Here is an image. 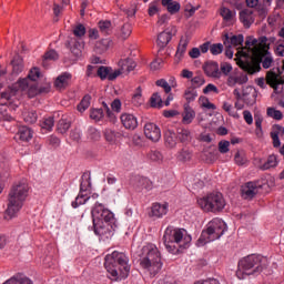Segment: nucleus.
<instances>
[{
	"label": "nucleus",
	"instance_id": "f257e3e1",
	"mask_svg": "<svg viewBox=\"0 0 284 284\" xmlns=\"http://www.w3.org/2000/svg\"><path fill=\"white\" fill-rule=\"evenodd\" d=\"M256 60L250 55V53L242 52V55L235 59L236 64L241 70L247 72V74H256L261 72V63L264 70H270L272 63H274V57L270 52V45H265L262 50L253 51Z\"/></svg>",
	"mask_w": 284,
	"mask_h": 284
},
{
	"label": "nucleus",
	"instance_id": "f03ea898",
	"mask_svg": "<svg viewBox=\"0 0 284 284\" xmlns=\"http://www.w3.org/2000/svg\"><path fill=\"white\" fill-rule=\"evenodd\" d=\"M104 267L112 281H122L130 276V258L125 253L114 251L104 257Z\"/></svg>",
	"mask_w": 284,
	"mask_h": 284
},
{
	"label": "nucleus",
	"instance_id": "7ed1b4c3",
	"mask_svg": "<svg viewBox=\"0 0 284 284\" xmlns=\"http://www.w3.org/2000/svg\"><path fill=\"white\" fill-rule=\"evenodd\" d=\"M270 265L266 257L251 254L239 261L236 276L240 281L247 278V276H256L261 272H265Z\"/></svg>",
	"mask_w": 284,
	"mask_h": 284
},
{
	"label": "nucleus",
	"instance_id": "20e7f679",
	"mask_svg": "<svg viewBox=\"0 0 284 284\" xmlns=\"http://www.w3.org/2000/svg\"><path fill=\"white\" fill-rule=\"evenodd\" d=\"M29 190L30 187L26 182H19L11 187L8 196L4 219L11 220L18 216L19 212H21V209L23 207V203H26V199H28Z\"/></svg>",
	"mask_w": 284,
	"mask_h": 284
},
{
	"label": "nucleus",
	"instance_id": "39448f33",
	"mask_svg": "<svg viewBox=\"0 0 284 284\" xmlns=\"http://www.w3.org/2000/svg\"><path fill=\"white\" fill-rule=\"evenodd\" d=\"M140 266L150 273V276H156L163 268V262L161 261V251L156 245L150 243L141 248L140 253Z\"/></svg>",
	"mask_w": 284,
	"mask_h": 284
},
{
	"label": "nucleus",
	"instance_id": "423d86ee",
	"mask_svg": "<svg viewBox=\"0 0 284 284\" xmlns=\"http://www.w3.org/2000/svg\"><path fill=\"white\" fill-rule=\"evenodd\" d=\"M227 230V224L221 219H213L206 225V230H203L201 236L197 240L199 247L212 243V241H219Z\"/></svg>",
	"mask_w": 284,
	"mask_h": 284
},
{
	"label": "nucleus",
	"instance_id": "0eeeda50",
	"mask_svg": "<svg viewBox=\"0 0 284 284\" xmlns=\"http://www.w3.org/2000/svg\"><path fill=\"white\" fill-rule=\"evenodd\" d=\"M197 205H200L204 212H223L225 209V199L222 193H210L199 199Z\"/></svg>",
	"mask_w": 284,
	"mask_h": 284
},
{
	"label": "nucleus",
	"instance_id": "6e6552de",
	"mask_svg": "<svg viewBox=\"0 0 284 284\" xmlns=\"http://www.w3.org/2000/svg\"><path fill=\"white\" fill-rule=\"evenodd\" d=\"M181 241H183V230L168 226L163 235V244L168 252L174 254V252H176V245H179Z\"/></svg>",
	"mask_w": 284,
	"mask_h": 284
},
{
	"label": "nucleus",
	"instance_id": "1a4fd4ad",
	"mask_svg": "<svg viewBox=\"0 0 284 284\" xmlns=\"http://www.w3.org/2000/svg\"><path fill=\"white\" fill-rule=\"evenodd\" d=\"M281 74L283 71L278 67L266 73V83L273 88L275 94H284V80Z\"/></svg>",
	"mask_w": 284,
	"mask_h": 284
},
{
	"label": "nucleus",
	"instance_id": "9d476101",
	"mask_svg": "<svg viewBox=\"0 0 284 284\" xmlns=\"http://www.w3.org/2000/svg\"><path fill=\"white\" fill-rule=\"evenodd\" d=\"M91 216L93 222L103 221L106 223H115L114 213L105 209V205L101 203H95L91 210Z\"/></svg>",
	"mask_w": 284,
	"mask_h": 284
},
{
	"label": "nucleus",
	"instance_id": "9b49d317",
	"mask_svg": "<svg viewBox=\"0 0 284 284\" xmlns=\"http://www.w3.org/2000/svg\"><path fill=\"white\" fill-rule=\"evenodd\" d=\"M144 135L149 141L158 143V141H161V129L155 123L148 122L144 125Z\"/></svg>",
	"mask_w": 284,
	"mask_h": 284
},
{
	"label": "nucleus",
	"instance_id": "f8f14e48",
	"mask_svg": "<svg viewBox=\"0 0 284 284\" xmlns=\"http://www.w3.org/2000/svg\"><path fill=\"white\" fill-rule=\"evenodd\" d=\"M112 230H114V222H93V232L94 234H97V236H105L108 234H111Z\"/></svg>",
	"mask_w": 284,
	"mask_h": 284
},
{
	"label": "nucleus",
	"instance_id": "ddd939ff",
	"mask_svg": "<svg viewBox=\"0 0 284 284\" xmlns=\"http://www.w3.org/2000/svg\"><path fill=\"white\" fill-rule=\"evenodd\" d=\"M242 199L251 201L256 194H258V187L255 182H247L241 187Z\"/></svg>",
	"mask_w": 284,
	"mask_h": 284
},
{
	"label": "nucleus",
	"instance_id": "4468645a",
	"mask_svg": "<svg viewBox=\"0 0 284 284\" xmlns=\"http://www.w3.org/2000/svg\"><path fill=\"white\" fill-rule=\"evenodd\" d=\"M204 73L211 79H221V70L219 68V62L209 61L203 65Z\"/></svg>",
	"mask_w": 284,
	"mask_h": 284
},
{
	"label": "nucleus",
	"instance_id": "2eb2a0df",
	"mask_svg": "<svg viewBox=\"0 0 284 284\" xmlns=\"http://www.w3.org/2000/svg\"><path fill=\"white\" fill-rule=\"evenodd\" d=\"M67 48L73 53V57H81V53L83 52L84 43L82 40H79L77 38H70L67 43Z\"/></svg>",
	"mask_w": 284,
	"mask_h": 284
},
{
	"label": "nucleus",
	"instance_id": "dca6fc26",
	"mask_svg": "<svg viewBox=\"0 0 284 284\" xmlns=\"http://www.w3.org/2000/svg\"><path fill=\"white\" fill-rule=\"evenodd\" d=\"M133 185L138 192H143V190L150 192L154 187V183L145 176H136Z\"/></svg>",
	"mask_w": 284,
	"mask_h": 284
},
{
	"label": "nucleus",
	"instance_id": "f3484780",
	"mask_svg": "<svg viewBox=\"0 0 284 284\" xmlns=\"http://www.w3.org/2000/svg\"><path fill=\"white\" fill-rule=\"evenodd\" d=\"M168 214V204L153 203L149 212L150 219H163Z\"/></svg>",
	"mask_w": 284,
	"mask_h": 284
},
{
	"label": "nucleus",
	"instance_id": "a211bd4d",
	"mask_svg": "<svg viewBox=\"0 0 284 284\" xmlns=\"http://www.w3.org/2000/svg\"><path fill=\"white\" fill-rule=\"evenodd\" d=\"M120 119L125 130H136L139 128V121L134 114L123 113Z\"/></svg>",
	"mask_w": 284,
	"mask_h": 284
},
{
	"label": "nucleus",
	"instance_id": "6ab92c4d",
	"mask_svg": "<svg viewBox=\"0 0 284 284\" xmlns=\"http://www.w3.org/2000/svg\"><path fill=\"white\" fill-rule=\"evenodd\" d=\"M70 81H72V74L64 72L55 79L54 87L58 90H65V88H68V85H70Z\"/></svg>",
	"mask_w": 284,
	"mask_h": 284
},
{
	"label": "nucleus",
	"instance_id": "aec40b11",
	"mask_svg": "<svg viewBox=\"0 0 284 284\" xmlns=\"http://www.w3.org/2000/svg\"><path fill=\"white\" fill-rule=\"evenodd\" d=\"M172 41V31L164 30L158 36L156 44L160 47V50L168 48V43Z\"/></svg>",
	"mask_w": 284,
	"mask_h": 284
},
{
	"label": "nucleus",
	"instance_id": "412c9836",
	"mask_svg": "<svg viewBox=\"0 0 284 284\" xmlns=\"http://www.w3.org/2000/svg\"><path fill=\"white\" fill-rule=\"evenodd\" d=\"M182 123H184V125H190V123L196 119V112L189 103H184V112L182 113Z\"/></svg>",
	"mask_w": 284,
	"mask_h": 284
},
{
	"label": "nucleus",
	"instance_id": "4be33fe9",
	"mask_svg": "<svg viewBox=\"0 0 284 284\" xmlns=\"http://www.w3.org/2000/svg\"><path fill=\"white\" fill-rule=\"evenodd\" d=\"M11 65H12V75L19 77V74H21V72H23V69H24L23 58H21V55L19 54L14 55L11 61Z\"/></svg>",
	"mask_w": 284,
	"mask_h": 284
},
{
	"label": "nucleus",
	"instance_id": "5701e85b",
	"mask_svg": "<svg viewBox=\"0 0 284 284\" xmlns=\"http://www.w3.org/2000/svg\"><path fill=\"white\" fill-rule=\"evenodd\" d=\"M243 41H245L243 34L232 36L230 38V34L225 33L223 43L224 45H234L236 48L239 45H243Z\"/></svg>",
	"mask_w": 284,
	"mask_h": 284
},
{
	"label": "nucleus",
	"instance_id": "b1692460",
	"mask_svg": "<svg viewBox=\"0 0 284 284\" xmlns=\"http://www.w3.org/2000/svg\"><path fill=\"white\" fill-rule=\"evenodd\" d=\"M189 43H190V41L187 39L181 38L180 43L176 49V53H175V63H181V60L183 59V57L185 55V52L187 50Z\"/></svg>",
	"mask_w": 284,
	"mask_h": 284
},
{
	"label": "nucleus",
	"instance_id": "393cba45",
	"mask_svg": "<svg viewBox=\"0 0 284 284\" xmlns=\"http://www.w3.org/2000/svg\"><path fill=\"white\" fill-rule=\"evenodd\" d=\"M252 14H254V12L250 9L240 11V21L243 23L244 28H251L252 23H254V20H252Z\"/></svg>",
	"mask_w": 284,
	"mask_h": 284
},
{
	"label": "nucleus",
	"instance_id": "a878e982",
	"mask_svg": "<svg viewBox=\"0 0 284 284\" xmlns=\"http://www.w3.org/2000/svg\"><path fill=\"white\" fill-rule=\"evenodd\" d=\"M70 128H72V120L63 115L57 124L58 132L60 134H65Z\"/></svg>",
	"mask_w": 284,
	"mask_h": 284
},
{
	"label": "nucleus",
	"instance_id": "bb28decb",
	"mask_svg": "<svg viewBox=\"0 0 284 284\" xmlns=\"http://www.w3.org/2000/svg\"><path fill=\"white\" fill-rule=\"evenodd\" d=\"M162 6L166 8L170 14H176L181 11V3L174 0H162Z\"/></svg>",
	"mask_w": 284,
	"mask_h": 284
},
{
	"label": "nucleus",
	"instance_id": "cd10ccee",
	"mask_svg": "<svg viewBox=\"0 0 284 284\" xmlns=\"http://www.w3.org/2000/svg\"><path fill=\"white\" fill-rule=\"evenodd\" d=\"M176 134L181 143H190L192 141V132L190 129L179 128Z\"/></svg>",
	"mask_w": 284,
	"mask_h": 284
},
{
	"label": "nucleus",
	"instance_id": "c85d7f7f",
	"mask_svg": "<svg viewBox=\"0 0 284 284\" xmlns=\"http://www.w3.org/2000/svg\"><path fill=\"white\" fill-rule=\"evenodd\" d=\"M88 201H90V196L84 191H80L75 200L71 203V206L77 210L80 205H85Z\"/></svg>",
	"mask_w": 284,
	"mask_h": 284
},
{
	"label": "nucleus",
	"instance_id": "c756f323",
	"mask_svg": "<svg viewBox=\"0 0 284 284\" xmlns=\"http://www.w3.org/2000/svg\"><path fill=\"white\" fill-rule=\"evenodd\" d=\"M18 136L20 141H24L26 143H28V141H31L32 139V129L26 125L20 126L18 130Z\"/></svg>",
	"mask_w": 284,
	"mask_h": 284
},
{
	"label": "nucleus",
	"instance_id": "7c9ffc66",
	"mask_svg": "<svg viewBox=\"0 0 284 284\" xmlns=\"http://www.w3.org/2000/svg\"><path fill=\"white\" fill-rule=\"evenodd\" d=\"M90 187H92V178L90 176V173L85 172L81 176L80 192H88Z\"/></svg>",
	"mask_w": 284,
	"mask_h": 284
},
{
	"label": "nucleus",
	"instance_id": "2f4dec72",
	"mask_svg": "<svg viewBox=\"0 0 284 284\" xmlns=\"http://www.w3.org/2000/svg\"><path fill=\"white\" fill-rule=\"evenodd\" d=\"M121 132L114 131L112 129L104 130V139L108 143H116L118 139H121Z\"/></svg>",
	"mask_w": 284,
	"mask_h": 284
},
{
	"label": "nucleus",
	"instance_id": "473e14b6",
	"mask_svg": "<svg viewBox=\"0 0 284 284\" xmlns=\"http://www.w3.org/2000/svg\"><path fill=\"white\" fill-rule=\"evenodd\" d=\"M196 97H199V92L196 91V87H189L184 91V99L186 103L190 105L193 101H196Z\"/></svg>",
	"mask_w": 284,
	"mask_h": 284
},
{
	"label": "nucleus",
	"instance_id": "72a5a7b5",
	"mask_svg": "<svg viewBox=\"0 0 284 284\" xmlns=\"http://www.w3.org/2000/svg\"><path fill=\"white\" fill-rule=\"evenodd\" d=\"M164 140L166 148H176V133H174V131H166L164 133Z\"/></svg>",
	"mask_w": 284,
	"mask_h": 284
},
{
	"label": "nucleus",
	"instance_id": "f704fd0d",
	"mask_svg": "<svg viewBox=\"0 0 284 284\" xmlns=\"http://www.w3.org/2000/svg\"><path fill=\"white\" fill-rule=\"evenodd\" d=\"M22 119L26 123H28L29 125H32L39 119V115L37 114V111H34V110L24 111L22 113Z\"/></svg>",
	"mask_w": 284,
	"mask_h": 284
},
{
	"label": "nucleus",
	"instance_id": "c9c22d12",
	"mask_svg": "<svg viewBox=\"0 0 284 284\" xmlns=\"http://www.w3.org/2000/svg\"><path fill=\"white\" fill-rule=\"evenodd\" d=\"M151 108H158L161 110L163 108V98H161L160 92H155L150 98Z\"/></svg>",
	"mask_w": 284,
	"mask_h": 284
},
{
	"label": "nucleus",
	"instance_id": "e433bc0d",
	"mask_svg": "<svg viewBox=\"0 0 284 284\" xmlns=\"http://www.w3.org/2000/svg\"><path fill=\"white\" fill-rule=\"evenodd\" d=\"M278 165V158L276 155H270L266 162L261 166V170H270L271 168H276Z\"/></svg>",
	"mask_w": 284,
	"mask_h": 284
},
{
	"label": "nucleus",
	"instance_id": "4c0bfd02",
	"mask_svg": "<svg viewBox=\"0 0 284 284\" xmlns=\"http://www.w3.org/2000/svg\"><path fill=\"white\" fill-rule=\"evenodd\" d=\"M90 101H92V97L90 94H85L78 104V111L85 112L90 108Z\"/></svg>",
	"mask_w": 284,
	"mask_h": 284
},
{
	"label": "nucleus",
	"instance_id": "58836bf2",
	"mask_svg": "<svg viewBox=\"0 0 284 284\" xmlns=\"http://www.w3.org/2000/svg\"><path fill=\"white\" fill-rule=\"evenodd\" d=\"M110 72H112L111 67L101 65L98 68L97 77H99L101 79V81H105V79H108Z\"/></svg>",
	"mask_w": 284,
	"mask_h": 284
},
{
	"label": "nucleus",
	"instance_id": "ea45409f",
	"mask_svg": "<svg viewBox=\"0 0 284 284\" xmlns=\"http://www.w3.org/2000/svg\"><path fill=\"white\" fill-rule=\"evenodd\" d=\"M266 114L267 116H271V119H274L275 121H281L283 119V112L274 108H268L266 110Z\"/></svg>",
	"mask_w": 284,
	"mask_h": 284
},
{
	"label": "nucleus",
	"instance_id": "a19ab883",
	"mask_svg": "<svg viewBox=\"0 0 284 284\" xmlns=\"http://www.w3.org/2000/svg\"><path fill=\"white\" fill-rule=\"evenodd\" d=\"M222 109L224 110V112H227L230 116H233V119H239V112L234 110V106H232L231 103L223 102Z\"/></svg>",
	"mask_w": 284,
	"mask_h": 284
},
{
	"label": "nucleus",
	"instance_id": "79ce46f5",
	"mask_svg": "<svg viewBox=\"0 0 284 284\" xmlns=\"http://www.w3.org/2000/svg\"><path fill=\"white\" fill-rule=\"evenodd\" d=\"M42 130H47L48 132H52V129L54 128V116H49L43 120L41 123Z\"/></svg>",
	"mask_w": 284,
	"mask_h": 284
},
{
	"label": "nucleus",
	"instance_id": "37998d69",
	"mask_svg": "<svg viewBox=\"0 0 284 284\" xmlns=\"http://www.w3.org/2000/svg\"><path fill=\"white\" fill-rule=\"evenodd\" d=\"M132 103H133V105H136V106H139L143 103V95L141 93V87L136 88V91L132 97Z\"/></svg>",
	"mask_w": 284,
	"mask_h": 284
},
{
	"label": "nucleus",
	"instance_id": "c03bdc74",
	"mask_svg": "<svg viewBox=\"0 0 284 284\" xmlns=\"http://www.w3.org/2000/svg\"><path fill=\"white\" fill-rule=\"evenodd\" d=\"M233 68L232 64H230V62H222L220 64V72H221V77H230V72H232Z\"/></svg>",
	"mask_w": 284,
	"mask_h": 284
},
{
	"label": "nucleus",
	"instance_id": "a18cd8bd",
	"mask_svg": "<svg viewBox=\"0 0 284 284\" xmlns=\"http://www.w3.org/2000/svg\"><path fill=\"white\" fill-rule=\"evenodd\" d=\"M178 159L180 161H182L183 163L190 161V159H192V152H190V150L186 149H182L179 153H178Z\"/></svg>",
	"mask_w": 284,
	"mask_h": 284
},
{
	"label": "nucleus",
	"instance_id": "49530a36",
	"mask_svg": "<svg viewBox=\"0 0 284 284\" xmlns=\"http://www.w3.org/2000/svg\"><path fill=\"white\" fill-rule=\"evenodd\" d=\"M155 85H158V88H163L165 94H170V92H172V87L165 79L156 80Z\"/></svg>",
	"mask_w": 284,
	"mask_h": 284
},
{
	"label": "nucleus",
	"instance_id": "de8ad7c7",
	"mask_svg": "<svg viewBox=\"0 0 284 284\" xmlns=\"http://www.w3.org/2000/svg\"><path fill=\"white\" fill-rule=\"evenodd\" d=\"M130 34H132V24L130 23L123 24L120 33L121 39L125 40L130 37Z\"/></svg>",
	"mask_w": 284,
	"mask_h": 284
},
{
	"label": "nucleus",
	"instance_id": "09e8293b",
	"mask_svg": "<svg viewBox=\"0 0 284 284\" xmlns=\"http://www.w3.org/2000/svg\"><path fill=\"white\" fill-rule=\"evenodd\" d=\"M268 39L265 36H262L258 38L257 47H254L253 52H258V50H263V48H265V45H268V50H270V43H267Z\"/></svg>",
	"mask_w": 284,
	"mask_h": 284
},
{
	"label": "nucleus",
	"instance_id": "8fccbe9b",
	"mask_svg": "<svg viewBox=\"0 0 284 284\" xmlns=\"http://www.w3.org/2000/svg\"><path fill=\"white\" fill-rule=\"evenodd\" d=\"M220 154H227L230 152V141L222 140L217 144Z\"/></svg>",
	"mask_w": 284,
	"mask_h": 284
},
{
	"label": "nucleus",
	"instance_id": "3c124183",
	"mask_svg": "<svg viewBox=\"0 0 284 284\" xmlns=\"http://www.w3.org/2000/svg\"><path fill=\"white\" fill-rule=\"evenodd\" d=\"M85 32H87L85 26H83L81 23L75 26L74 29H73V34L78 39H81L82 37H85Z\"/></svg>",
	"mask_w": 284,
	"mask_h": 284
},
{
	"label": "nucleus",
	"instance_id": "603ef678",
	"mask_svg": "<svg viewBox=\"0 0 284 284\" xmlns=\"http://www.w3.org/2000/svg\"><path fill=\"white\" fill-rule=\"evenodd\" d=\"M41 77V69L34 67L29 71L27 79L30 81H37Z\"/></svg>",
	"mask_w": 284,
	"mask_h": 284
},
{
	"label": "nucleus",
	"instance_id": "864d4df0",
	"mask_svg": "<svg viewBox=\"0 0 284 284\" xmlns=\"http://www.w3.org/2000/svg\"><path fill=\"white\" fill-rule=\"evenodd\" d=\"M192 85L193 88H201V85H205V78H203L202 75H196L194 78L191 79Z\"/></svg>",
	"mask_w": 284,
	"mask_h": 284
},
{
	"label": "nucleus",
	"instance_id": "5fc2aeb1",
	"mask_svg": "<svg viewBox=\"0 0 284 284\" xmlns=\"http://www.w3.org/2000/svg\"><path fill=\"white\" fill-rule=\"evenodd\" d=\"M111 27L112 22H110V20L99 22V28L102 34H109Z\"/></svg>",
	"mask_w": 284,
	"mask_h": 284
},
{
	"label": "nucleus",
	"instance_id": "6e6d98bb",
	"mask_svg": "<svg viewBox=\"0 0 284 284\" xmlns=\"http://www.w3.org/2000/svg\"><path fill=\"white\" fill-rule=\"evenodd\" d=\"M210 52L214 57H217V54H221L223 52V43H214L210 45Z\"/></svg>",
	"mask_w": 284,
	"mask_h": 284
},
{
	"label": "nucleus",
	"instance_id": "4d7b16f0",
	"mask_svg": "<svg viewBox=\"0 0 284 284\" xmlns=\"http://www.w3.org/2000/svg\"><path fill=\"white\" fill-rule=\"evenodd\" d=\"M221 17L224 19V21H232V19H234V13L232 10L223 7L221 9Z\"/></svg>",
	"mask_w": 284,
	"mask_h": 284
},
{
	"label": "nucleus",
	"instance_id": "13d9d810",
	"mask_svg": "<svg viewBox=\"0 0 284 284\" xmlns=\"http://www.w3.org/2000/svg\"><path fill=\"white\" fill-rule=\"evenodd\" d=\"M59 59V53L54 50L47 51L43 55V61H57Z\"/></svg>",
	"mask_w": 284,
	"mask_h": 284
},
{
	"label": "nucleus",
	"instance_id": "bf43d9fd",
	"mask_svg": "<svg viewBox=\"0 0 284 284\" xmlns=\"http://www.w3.org/2000/svg\"><path fill=\"white\" fill-rule=\"evenodd\" d=\"M103 116V109H93L90 113V119L93 121H101Z\"/></svg>",
	"mask_w": 284,
	"mask_h": 284
},
{
	"label": "nucleus",
	"instance_id": "052dcab7",
	"mask_svg": "<svg viewBox=\"0 0 284 284\" xmlns=\"http://www.w3.org/2000/svg\"><path fill=\"white\" fill-rule=\"evenodd\" d=\"M12 115L8 114V110L6 109V105H0V121H11Z\"/></svg>",
	"mask_w": 284,
	"mask_h": 284
},
{
	"label": "nucleus",
	"instance_id": "680f3d73",
	"mask_svg": "<svg viewBox=\"0 0 284 284\" xmlns=\"http://www.w3.org/2000/svg\"><path fill=\"white\" fill-rule=\"evenodd\" d=\"M234 161H235L236 165H245L247 160L245 159V155H243V153H241V151H237L235 153Z\"/></svg>",
	"mask_w": 284,
	"mask_h": 284
},
{
	"label": "nucleus",
	"instance_id": "e2e57ef3",
	"mask_svg": "<svg viewBox=\"0 0 284 284\" xmlns=\"http://www.w3.org/2000/svg\"><path fill=\"white\" fill-rule=\"evenodd\" d=\"M274 134H276V136H278V134H281L283 136L284 126H282L281 124H274L272 126L271 136H274Z\"/></svg>",
	"mask_w": 284,
	"mask_h": 284
},
{
	"label": "nucleus",
	"instance_id": "0e129e2a",
	"mask_svg": "<svg viewBox=\"0 0 284 284\" xmlns=\"http://www.w3.org/2000/svg\"><path fill=\"white\" fill-rule=\"evenodd\" d=\"M39 95V87L37 84L30 85L28 90L29 99H34V97Z\"/></svg>",
	"mask_w": 284,
	"mask_h": 284
},
{
	"label": "nucleus",
	"instance_id": "69168bd1",
	"mask_svg": "<svg viewBox=\"0 0 284 284\" xmlns=\"http://www.w3.org/2000/svg\"><path fill=\"white\" fill-rule=\"evenodd\" d=\"M149 158L151 161L155 162L163 161V154H161L159 151H151L149 153Z\"/></svg>",
	"mask_w": 284,
	"mask_h": 284
},
{
	"label": "nucleus",
	"instance_id": "338daca9",
	"mask_svg": "<svg viewBox=\"0 0 284 284\" xmlns=\"http://www.w3.org/2000/svg\"><path fill=\"white\" fill-rule=\"evenodd\" d=\"M17 83L21 90H28V88H30L29 78L19 79Z\"/></svg>",
	"mask_w": 284,
	"mask_h": 284
},
{
	"label": "nucleus",
	"instance_id": "774afa93",
	"mask_svg": "<svg viewBox=\"0 0 284 284\" xmlns=\"http://www.w3.org/2000/svg\"><path fill=\"white\" fill-rule=\"evenodd\" d=\"M121 100L120 99H114L111 102V110H113V112H121Z\"/></svg>",
	"mask_w": 284,
	"mask_h": 284
}]
</instances>
